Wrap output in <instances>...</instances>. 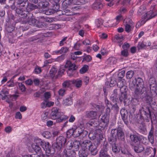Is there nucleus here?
Listing matches in <instances>:
<instances>
[{"mask_svg":"<svg viewBox=\"0 0 157 157\" xmlns=\"http://www.w3.org/2000/svg\"><path fill=\"white\" fill-rule=\"evenodd\" d=\"M25 83L28 85H31L33 83V81L31 79H29L25 81Z\"/></svg>","mask_w":157,"mask_h":157,"instance_id":"6e6d98bb","label":"nucleus"},{"mask_svg":"<svg viewBox=\"0 0 157 157\" xmlns=\"http://www.w3.org/2000/svg\"><path fill=\"white\" fill-rule=\"evenodd\" d=\"M51 96V94L49 92H46L44 93V97L46 99L49 98Z\"/></svg>","mask_w":157,"mask_h":157,"instance_id":"13d9d810","label":"nucleus"},{"mask_svg":"<svg viewBox=\"0 0 157 157\" xmlns=\"http://www.w3.org/2000/svg\"><path fill=\"white\" fill-rule=\"evenodd\" d=\"M27 109V108L25 106H21L20 108V110L21 112H23L26 111Z\"/></svg>","mask_w":157,"mask_h":157,"instance_id":"69168bd1","label":"nucleus"},{"mask_svg":"<svg viewBox=\"0 0 157 157\" xmlns=\"http://www.w3.org/2000/svg\"><path fill=\"white\" fill-rule=\"evenodd\" d=\"M68 51V48L67 47H62L61 49L58 50H56L53 51L52 54H60L62 53H65Z\"/></svg>","mask_w":157,"mask_h":157,"instance_id":"2eb2a0df","label":"nucleus"},{"mask_svg":"<svg viewBox=\"0 0 157 157\" xmlns=\"http://www.w3.org/2000/svg\"><path fill=\"white\" fill-rule=\"evenodd\" d=\"M64 67L68 69V73H69V71H75L77 68L76 65L74 63H72L70 61H67V62L64 66Z\"/></svg>","mask_w":157,"mask_h":157,"instance_id":"6e6552de","label":"nucleus"},{"mask_svg":"<svg viewBox=\"0 0 157 157\" xmlns=\"http://www.w3.org/2000/svg\"><path fill=\"white\" fill-rule=\"evenodd\" d=\"M59 116H60L59 115ZM68 118V117L67 116L63 115L61 116L60 117L59 116V117H58L56 119V122L57 123H60L65 121Z\"/></svg>","mask_w":157,"mask_h":157,"instance_id":"393cba45","label":"nucleus"},{"mask_svg":"<svg viewBox=\"0 0 157 157\" xmlns=\"http://www.w3.org/2000/svg\"><path fill=\"white\" fill-rule=\"evenodd\" d=\"M49 74L50 76L52 78H56L58 77V73H57V69L54 67L51 69Z\"/></svg>","mask_w":157,"mask_h":157,"instance_id":"f3484780","label":"nucleus"},{"mask_svg":"<svg viewBox=\"0 0 157 157\" xmlns=\"http://www.w3.org/2000/svg\"><path fill=\"white\" fill-rule=\"evenodd\" d=\"M124 39V37L123 36L120 34H118L115 36V41L117 43H120V42H122L123 40Z\"/></svg>","mask_w":157,"mask_h":157,"instance_id":"5701e85b","label":"nucleus"},{"mask_svg":"<svg viewBox=\"0 0 157 157\" xmlns=\"http://www.w3.org/2000/svg\"><path fill=\"white\" fill-rule=\"evenodd\" d=\"M73 85L75 86L77 88L80 87L82 84V80L79 79H77L76 80H72Z\"/></svg>","mask_w":157,"mask_h":157,"instance_id":"6ab92c4d","label":"nucleus"},{"mask_svg":"<svg viewBox=\"0 0 157 157\" xmlns=\"http://www.w3.org/2000/svg\"><path fill=\"white\" fill-rule=\"evenodd\" d=\"M72 80H67L65 81L63 84V86L64 87H68L69 86H71L73 85Z\"/></svg>","mask_w":157,"mask_h":157,"instance_id":"bb28decb","label":"nucleus"},{"mask_svg":"<svg viewBox=\"0 0 157 157\" xmlns=\"http://www.w3.org/2000/svg\"><path fill=\"white\" fill-rule=\"evenodd\" d=\"M40 82V80L37 78H35L33 80V83L36 85H38Z\"/></svg>","mask_w":157,"mask_h":157,"instance_id":"4d7b16f0","label":"nucleus"},{"mask_svg":"<svg viewBox=\"0 0 157 157\" xmlns=\"http://www.w3.org/2000/svg\"><path fill=\"white\" fill-rule=\"evenodd\" d=\"M112 150L115 153H117L119 152L120 149L116 144H114L112 146Z\"/></svg>","mask_w":157,"mask_h":157,"instance_id":"f704fd0d","label":"nucleus"},{"mask_svg":"<svg viewBox=\"0 0 157 157\" xmlns=\"http://www.w3.org/2000/svg\"><path fill=\"white\" fill-rule=\"evenodd\" d=\"M148 139L149 141L151 144H153L154 143V140L153 137V134L152 132H150L148 136Z\"/></svg>","mask_w":157,"mask_h":157,"instance_id":"72a5a7b5","label":"nucleus"},{"mask_svg":"<svg viewBox=\"0 0 157 157\" xmlns=\"http://www.w3.org/2000/svg\"><path fill=\"white\" fill-rule=\"evenodd\" d=\"M12 130V128L10 126H8L7 127H6L5 128V132L7 133H10V132H11V131Z\"/></svg>","mask_w":157,"mask_h":157,"instance_id":"37998d69","label":"nucleus"},{"mask_svg":"<svg viewBox=\"0 0 157 157\" xmlns=\"http://www.w3.org/2000/svg\"><path fill=\"white\" fill-rule=\"evenodd\" d=\"M82 149L79 152V155L80 157H86L88 155V152L86 150L87 148L82 146V144L81 145Z\"/></svg>","mask_w":157,"mask_h":157,"instance_id":"dca6fc26","label":"nucleus"},{"mask_svg":"<svg viewBox=\"0 0 157 157\" xmlns=\"http://www.w3.org/2000/svg\"><path fill=\"white\" fill-rule=\"evenodd\" d=\"M124 25L125 26V29L127 32H129L132 30L134 28V25L132 22H131L129 19H126L124 20Z\"/></svg>","mask_w":157,"mask_h":157,"instance_id":"39448f33","label":"nucleus"},{"mask_svg":"<svg viewBox=\"0 0 157 157\" xmlns=\"http://www.w3.org/2000/svg\"><path fill=\"white\" fill-rule=\"evenodd\" d=\"M99 36L102 39H105L107 37L108 35L107 34L104 33H103L100 35Z\"/></svg>","mask_w":157,"mask_h":157,"instance_id":"5fc2aeb1","label":"nucleus"},{"mask_svg":"<svg viewBox=\"0 0 157 157\" xmlns=\"http://www.w3.org/2000/svg\"><path fill=\"white\" fill-rule=\"evenodd\" d=\"M75 120V117L72 115H71L69 120V121L70 122H73Z\"/></svg>","mask_w":157,"mask_h":157,"instance_id":"680f3d73","label":"nucleus"},{"mask_svg":"<svg viewBox=\"0 0 157 157\" xmlns=\"http://www.w3.org/2000/svg\"><path fill=\"white\" fill-rule=\"evenodd\" d=\"M129 46L130 45L128 43L125 42L123 45L122 47L124 49H127V48H129Z\"/></svg>","mask_w":157,"mask_h":157,"instance_id":"09e8293b","label":"nucleus"},{"mask_svg":"<svg viewBox=\"0 0 157 157\" xmlns=\"http://www.w3.org/2000/svg\"><path fill=\"white\" fill-rule=\"evenodd\" d=\"M125 75V71H122L118 74V77L119 78H122Z\"/></svg>","mask_w":157,"mask_h":157,"instance_id":"603ef678","label":"nucleus"},{"mask_svg":"<svg viewBox=\"0 0 157 157\" xmlns=\"http://www.w3.org/2000/svg\"><path fill=\"white\" fill-rule=\"evenodd\" d=\"M42 135L44 137L47 139L49 138L52 136L51 133L47 131L43 132Z\"/></svg>","mask_w":157,"mask_h":157,"instance_id":"7c9ffc66","label":"nucleus"},{"mask_svg":"<svg viewBox=\"0 0 157 157\" xmlns=\"http://www.w3.org/2000/svg\"><path fill=\"white\" fill-rule=\"evenodd\" d=\"M102 7V4L99 2H96L93 5V7L94 9H99Z\"/></svg>","mask_w":157,"mask_h":157,"instance_id":"cd10ccee","label":"nucleus"},{"mask_svg":"<svg viewBox=\"0 0 157 157\" xmlns=\"http://www.w3.org/2000/svg\"><path fill=\"white\" fill-rule=\"evenodd\" d=\"M60 25H58V24H53L52 25H51V26L50 27V28L51 29H58L60 28Z\"/></svg>","mask_w":157,"mask_h":157,"instance_id":"4c0bfd02","label":"nucleus"},{"mask_svg":"<svg viewBox=\"0 0 157 157\" xmlns=\"http://www.w3.org/2000/svg\"><path fill=\"white\" fill-rule=\"evenodd\" d=\"M65 90L64 89H61L58 91L59 94L61 96H63L65 94Z\"/></svg>","mask_w":157,"mask_h":157,"instance_id":"8fccbe9b","label":"nucleus"},{"mask_svg":"<svg viewBox=\"0 0 157 157\" xmlns=\"http://www.w3.org/2000/svg\"><path fill=\"white\" fill-rule=\"evenodd\" d=\"M122 19V17L121 15L120 14L116 17V19L113 20V22L112 21H109L110 24L109 25V27L114 26L118 24L119 22Z\"/></svg>","mask_w":157,"mask_h":157,"instance_id":"4468645a","label":"nucleus"},{"mask_svg":"<svg viewBox=\"0 0 157 157\" xmlns=\"http://www.w3.org/2000/svg\"><path fill=\"white\" fill-rule=\"evenodd\" d=\"M36 141V142H38L40 144L45 151H49L51 150V146L48 142H43L40 139H38Z\"/></svg>","mask_w":157,"mask_h":157,"instance_id":"1a4fd4ad","label":"nucleus"},{"mask_svg":"<svg viewBox=\"0 0 157 157\" xmlns=\"http://www.w3.org/2000/svg\"><path fill=\"white\" fill-rule=\"evenodd\" d=\"M84 31L83 30H80L78 31V34L82 37H83L84 35Z\"/></svg>","mask_w":157,"mask_h":157,"instance_id":"338daca9","label":"nucleus"},{"mask_svg":"<svg viewBox=\"0 0 157 157\" xmlns=\"http://www.w3.org/2000/svg\"><path fill=\"white\" fill-rule=\"evenodd\" d=\"M59 110L57 108H53L52 109L50 117L52 119L55 120L59 117Z\"/></svg>","mask_w":157,"mask_h":157,"instance_id":"9d476101","label":"nucleus"},{"mask_svg":"<svg viewBox=\"0 0 157 157\" xmlns=\"http://www.w3.org/2000/svg\"><path fill=\"white\" fill-rule=\"evenodd\" d=\"M47 101L44 100L41 104V107L42 108H44L47 107Z\"/></svg>","mask_w":157,"mask_h":157,"instance_id":"864d4df0","label":"nucleus"},{"mask_svg":"<svg viewBox=\"0 0 157 157\" xmlns=\"http://www.w3.org/2000/svg\"><path fill=\"white\" fill-rule=\"evenodd\" d=\"M144 148L143 146L141 144L135 146L134 147V150L137 153H140L143 151Z\"/></svg>","mask_w":157,"mask_h":157,"instance_id":"b1692460","label":"nucleus"},{"mask_svg":"<svg viewBox=\"0 0 157 157\" xmlns=\"http://www.w3.org/2000/svg\"><path fill=\"white\" fill-rule=\"evenodd\" d=\"M109 117L108 115H105L101 116V121L100 122V124H103L104 126H106L109 122Z\"/></svg>","mask_w":157,"mask_h":157,"instance_id":"ddd939ff","label":"nucleus"},{"mask_svg":"<svg viewBox=\"0 0 157 157\" xmlns=\"http://www.w3.org/2000/svg\"><path fill=\"white\" fill-rule=\"evenodd\" d=\"M82 146L86 148L89 147V150L93 155H95L98 152L97 147L98 145L94 143H92L90 141L85 142L82 144Z\"/></svg>","mask_w":157,"mask_h":157,"instance_id":"f03ea898","label":"nucleus"},{"mask_svg":"<svg viewBox=\"0 0 157 157\" xmlns=\"http://www.w3.org/2000/svg\"><path fill=\"white\" fill-rule=\"evenodd\" d=\"M134 73L132 71H128L126 73V76L128 79H130L133 77Z\"/></svg>","mask_w":157,"mask_h":157,"instance_id":"2f4dec72","label":"nucleus"},{"mask_svg":"<svg viewBox=\"0 0 157 157\" xmlns=\"http://www.w3.org/2000/svg\"><path fill=\"white\" fill-rule=\"evenodd\" d=\"M64 67L63 66H62L60 67L58 72V76H61L63 73L65 71Z\"/></svg>","mask_w":157,"mask_h":157,"instance_id":"c9c22d12","label":"nucleus"},{"mask_svg":"<svg viewBox=\"0 0 157 157\" xmlns=\"http://www.w3.org/2000/svg\"><path fill=\"white\" fill-rule=\"evenodd\" d=\"M89 68L88 66L86 65H85L83 66L80 69V72L82 74L86 73L88 70Z\"/></svg>","mask_w":157,"mask_h":157,"instance_id":"c756f323","label":"nucleus"},{"mask_svg":"<svg viewBox=\"0 0 157 157\" xmlns=\"http://www.w3.org/2000/svg\"><path fill=\"white\" fill-rule=\"evenodd\" d=\"M48 115V113L47 112H45L42 115V120H46Z\"/></svg>","mask_w":157,"mask_h":157,"instance_id":"a18cd8bd","label":"nucleus"},{"mask_svg":"<svg viewBox=\"0 0 157 157\" xmlns=\"http://www.w3.org/2000/svg\"><path fill=\"white\" fill-rule=\"evenodd\" d=\"M117 59L114 57H110L109 58L106 62V65L108 67H114L117 63Z\"/></svg>","mask_w":157,"mask_h":157,"instance_id":"9b49d317","label":"nucleus"},{"mask_svg":"<svg viewBox=\"0 0 157 157\" xmlns=\"http://www.w3.org/2000/svg\"><path fill=\"white\" fill-rule=\"evenodd\" d=\"M108 151L107 147L105 146L104 148L101 150L100 153V157H110V156L107 154Z\"/></svg>","mask_w":157,"mask_h":157,"instance_id":"a211bd4d","label":"nucleus"},{"mask_svg":"<svg viewBox=\"0 0 157 157\" xmlns=\"http://www.w3.org/2000/svg\"><path fill=\"white\" fill-rule=\"evenodd\" d=\"M37 140V139H36L35 140V144L34 143L31 144V147L36 153L40 154V157H44V155L43 154L41 155V149L38 146V145L40 144H39V143L36 142V141Z\"/></svg>","mask_w":157,"mask_h":157,"instance_id":"0eeeda50","label":"nucleus"},{"mask_svg":"<svg viewBox=\"0 0 157 157\" xmlns=\"http://www.w3.org/2000/svg\"><path fill=\"white\" fill-rule=\"evenodd\" d=\"M18 85L20 89L22 92H24L25 91V88L24 84L21 83H19Z\"/></svg>","mask_w":157,"mask_h":157,"instance_id":"e433bc0d","label":"nucleus"},{"mask_svg":"<svg viewBox=\"0 0 157 157\" xmlns=\"http://www.w3.org/2000/svg\"><path fill=\"white\" fill-rule=\"evenodd\" d=\"M155 15L154 14L153 12L152 11H150L144 14V18L147 21L149 19L152 18Z\"/></svg>","mask_w":157,"mask_h":157,"instance_id":"412c9836","label":"nucleus"},{"mask_svg":"<svg viewBox=\"0 0 157 157\" xmlns=\"http://www.w3.org/2000/svg\"><path fill=\"white\" fill-rule=\"evenodd\" d=\"M15 118L21 119L22 118V115L21 113L19 112H17L15 115Z\"/></svg>","mask_w":157,"mask_h":157,"instance_id":"de8ad7c7","label":"nucleus"},{"mask_svg":"<svg viewBox=\"0 0 157 157\" xmlns=\"http://www.w3.org/2000/svg\"><path fill=\"white\" fill-rule=\"evenodd\" d=\"M151 45V43L150 42H148V44H147L145 42H143L141 43L140 45V47L141 48H144L145 47L149 46H150Z\"/></svg>","mask_w":157,"mask_h":157,"instance_id":"58836bf2","label":"nucleus"},{"mask_svg":"<svg viewBox=\"0 0 157 157\" xmlns=\"http://www.w3.org/2000/svg\"><path fill=\"white\" fill-rule=\"evenodd\" d=\"M41 71V70L40 67L37 66L36 67L35 69V72L36 74L40 73Z\"/></svg>","mask_w":157,"mask_h":157,"instance_id":"a19ab883","label":"nucleus"},{"mask_svg":"<svg viewBox=\"0 0 157 157\" xmlns=\"http://www.w3.org/2000/svg\"><path fill=\"white\" fill-rule=\"evenodd\" d=\"M46 124L48 126L50 127L53 125V122L51 121H49L47 122Z\"/></svg>","mask_w":157,"mask_h":157,"instance_id":"774afa93","label":"nucleus"},{"mask_svg":"<svg viewBox=\"0 0 157 157\" xmlns=\"http://www.w3.org/2000/svg\"><path fill=\"white\" fill-rule=\"evenodd\" d=\"M7 86L9 87H12L14 86L13 82L11 81H9L7 83Z\"/></svg>","mask_w":157,"mask_h":157,"instance_id":"3c124183","label":"nucleus"},{"mask_svg":"<svg viewBox=\"0 0 157 157\" xmlns=\"http://www.w3.org/2000/svg\"><path fill=\"white\" fill-rule=\"evenodd\" d=\"M67 39V37H63L62 40L60 41L59 45L60 46H62L64 45V44L66 43V41Z\"/></svg>","mask_w":157,"mask_h":157,"instance_id":"ea45409f","label":"nucleus"},{"mask_svg":"<svg viewBox=\"0 0 157 157\" xmlns=\"http://www.w3.org/2000/svg\"><path fill=\"white\" fill-rule=\"evenodd\" d=\"M151 149H152L151 148ZM151 148H147L145 150V152L144 153V155H148L151 153Z\"/></svg>","mask_w":157,"mask_h":157,"instance_id":"79ce46f5","label":"nucleus"},{"mask_svg":"<svg viewBox=\"0 0 157 157\" xmlns=\"http://www.w3.org/2000/svg\"><path fill=\"white\" fill-rule=\"evenodd\" d=\"M71 58L73 60H75L77 58L76 55L74 53H71Z\"/></svg>","mask_w":157,"mask_h":157,"instance_id":"bf43d9fd","label":"nucleus"},{"mask_svg":"<svg viewBox=\"0 0 157 157\" xmlns=\"http://www.w3.org/2000/svg\"><path fill=\"white\" fill-rule=\"evenodd\" d=\"M84 129V128L82 125H80L75 130H74L73 129L70 130L67 132V134L69 132L72 135L74 133H77L78 134L80 135L83 132Z\"/></svg>","mask_w":157,"mask_h":157,"instance_id":"f8f14e48","label":"nucleus"},{"mask_svg":"<svg viewBox=\"0 0 157 157\" xmlns=\"http://www.w3.org/2000/svg\"><path fill=\"white\" fill-rule=\"evenodd\" d=\"M130 138L131 140L134 143H137V144L139 143V138L137 136L135 135H131Z\"/></svg>","mask_w":157,"mask_h":157,"instance_id":"c85d7f7f","label":"nucleus"},{"mask_svg":"<svg viewBox=\"0 0 157 157\" xmlns=\"http://www.w3.org/2000/svg\"><path fill=\"white\" fill-rule=\"evenodd\" d=\"M144 82L143 80L140 78L135 79V81H133L129 85V87L131 90L135 89V93L138 94L140 90L143 87Z\"/></svg>","mask_w":157,"mask_h":157,"instance_id":"f257e3e1","label":"nucleus"},{"mask_svg":"<svg viewBox=\"0 0 157 157\" xmlns=\"http://www.w3.org/2000/svg\"><path fill=\"white\" fill-rule=\"evenodd\" d=\"M1 92L2 94H4L6 96L8 94V91L6 89H2Z\"/></svg>","mask_w":157,"mask_h":157,"instance_id":"e2e57ef3","label":"nucleus"},{"mask_svg":"<svg viewBox=\"0 0 157 157\" xmlns=\"http://www.w3.org/2000/svg\"><path fill=\"white\" fill-rule=\"evenodd\" d=\"M128 55V53L127 49H124L121 51V56L124 57H127Z\"/></svg>","mask_w":157,"mask_h":157,"instance_id":"473e14b6","label":"nucleus"},{"mask_svg":"<svg viewBox=\"0 0 157 157\" xmlns=\"http://www.w3.org/2000/svg\"><path fill=\"white\" fill-rule=\"evenodd\" d=\"M111 134L113 136L117 137L119 139L122 140L124 137V132L121 128L112 130L111 131Z\"/></svg>","mask_w":157,"mask_h":157,"instance_id":"20e7f679","label":"nucleus"},{"mask_svg":"<svg viewBox=\"0 0 157 157\" xmlns=\"http://www.w3.org/2000/svg\"><path fill=\"white\" fill-rule=\"evenodd\" d=\"M127 97V94L125 92H121V95L119 98L120 100L121 101H123L125 102Z\"/></svg>","mask_w":157,"mask_h":157,"instance_id":"a878e982","label":"nucleus"},{"mask_svg":"<svg viewBox=\"0 0 157 157\" xmlns=\"http://www.w3.org/2000/svg\"><path fill=\"white\" fill-rule=\"evenodd\" d=\"M80 44L78 43H77L74 45V48L76 50H78L80 47Z\"/></svg>","mask_w":157,"mask_h":157,"instance_id":"0e129e2a","label":"nucleus"},{"mask_svg":"<svg viewBox=\"0 0 157 157\" xmlns=\"http://www.w3.org/2000/svg\"><path fill=\"white\" fill-rule=\"evenodd\" d=\"M29 24L33 26H36L39 28L41 27L40 23L38 22L34 18H32L30 21H29Z\"/></svg>","mask_w":157,"mask_h":157,"instance_id":"aec40b11","label":"nucleus"},{"mask_svg":"<svg viewBox=\"0 0 157 157\" xmlns=\"http://www.w3.org/2000/svg\"><path fill=\"white\" fill-rule=\"evenodd\" d=\"M37 140V139H36L35 140V144L34 143L31 144V147L36 153L40 154V157H44V155L43 154L41 155V149L38 146V145L40 144H39V143L36 142V141Z\"/></svg>","mask_w":157,"mask_h":157,"instance_id":"423d86ee","label":"nucleus"},{"mask_svg":"<svg viewBox=\"0 0 157 157\" xmlns=\"http://www.w3.org/2000/svg\"><path fill=\"white\" fill-rule=\"evenodd\" d=\"M92 59L91 57L89 55L86 56L84 58L83 60L86 61L87 62H90Z\"/></svg>","mask_w":157,"mask_h":157,"instance_id":"49530a36","label":"nucleus"},{"mask_svg":"<svg viewBox=\"0 0 157 157\" xmlns=\"http://www.w3.org/2000/svg\"><path fill=\"white\" fill-rule=\"evenodd\" d=\"M72 147L73 150H74L75 151H77L79 149V146L78 144H76L75 143Z\"/></svg>","mask_w":157,"mask_h":157,"instance_id":"c03bdc74","label":"nucleus"},{"mask_svg":"<svg viewBox=\"0 0 157 157\" xmlns=\"http://www.w3.org/2000/svg\"><path fill=\"white\" fill-rule=\"evenodd\" d=\"M92 48L94 51L96 52L99 49V47L96 45H94L92 46Z\"/></svg>","mask_w":157,"mask_h":157,"instance_id":"052dcab7","label":"nucleus"},{"mask_svg":"<svg viewBox=\"0 0 157 157\" xmlns=\"http://www.w3.org/2000/svg\"><path fill=\"white\" fill-rule=\"evenodd\" d=\"M96 115L97 113L95 111H92L87 112L85 115L86 117L87 118H91L92 119V120H91V121H89L87 124L92 126L94 125H95V124H98V122L97 123V122L94 120L95 119Z\"/></svg>","mask_w":157,"mask_h":157,"instance_id":"7ed1b4c3","label":"nucleus"},{"mask_svg":"<svg viewBox=\"0 0 157 157\" xmlns=\"http://www.w3.org/2000/svg\"><path fill=\"white\" fill-rule=\"evenodd\" d=\"M63 103L65 105H71L73 103L72 99L71 98H67L63 100Z\"/></svg>","mask_w":157,"mask_h":157,"instance_id":"4be33fe9","label":"nucleus"}]
</instances>
